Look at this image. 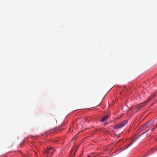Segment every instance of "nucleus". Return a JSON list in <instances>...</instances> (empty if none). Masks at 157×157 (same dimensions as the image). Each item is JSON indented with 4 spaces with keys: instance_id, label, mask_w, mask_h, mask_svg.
Returning <instances> with one entry per match:
<instances>
[{
    "instance_id": "1",
    "label": "nucleus",
    "mask_w": 157,
    "mask_h": 157,
    "mask_svg": "<svg viewBox=\"0 0 157 157\" xmlns=\"http://www.w3.org/2000/svg\"><path fill=\"white\" fill-rule=\"evenodd\" d=\"M127 123V121H125L123 122L120 123L119 125L117 124L114 127V128L115 130H117L118 129H119L121 128L123 126H124Z\"/></svg>"
},
{
    "instance_id": "2",
    "label": "nucleus",
    "mask_w": 157,
    "mask_h": 157,
    "mask_svg": "<svg viewBox=\"0 0 157 157\" xmlns=\"http://www.w3.org/2000/svg\"><path fill=\"white\" fill-rule=\"evenodd\" d=\"M147 128H148V129H147L145 132L142 133L141 135H140V136L142 134H143L146 133L148 130H149V129L151 127L152 125L153 124H154L153 123V121H152V120L151 119L150 120V121H147Z\"/></svg>"
},
{
    "instance_id": "3",
    "label": "nucleus",
    "mask_w": 157,
    "mask_h": 157,
    "mask_svg": "<svg viewBox=\"0 0 157 157\" xmlns=\"http://www.w3.org/2000/svg\"><path fill=\"white\" fill-rule=\"evenodd\" d=\"M150 99H151V98L150 97L148 98V100L147 101H145V102H144V103H141L140 105L136 107V112L137 111H139V110H140L141 109V108L142 107L146 105V104H145L144 105H143L144 104V103H145L148 100H150Z\"/></svg>"
},
{
    "instance_id": "4",
    "label": "nucleus",
    "mask_w": 157,
    "mask_h": 157,
    "mask_svg": "<svg viewBox=\"0 0 157 157\" xmlns=\"http://www.w3.org/2000/svg\"><path fill=\"white\" fill-rule=\"evenodd\" d=\"M52 151L53 150L52 147H50L49 148H47L45 151V154L46 155H48L49 153L51 152V155H52Z\"/></svg>"
},
{
    "instance_id": "5",
    "label": "nucleus",
    "mask_w": 157,
    "mask_h": 157,
    "mask_svg": "<svg viewBox=\"0 0 157 157\" xmlns=\"http://www.w3.org/2000/svg\"><path fill=\"white\" fill-rule=\"evenodd\" d=\"M108 118V115H106L105 116H104L102 119L100 120V122H105L107 120Z\"/></svg>"
},
{
    "instance_id": "6",
    "label": "nucleus",
    "mask_w": 157,
    "mask_h": 157,
    "mask_svg": "<svg viewBox=\"0 0 157 157\" xmlns=\"http://www.w3.org/2000/svg\"><path fill=\"white\" fill-rule=\"evenodd\" d=\"M153 121V123L154 124V126H156L157 125V118H152L151 119Z\"/></svg>"
},
{
    "instance_id": "7",
    "label": "nucleus",
    "mask_w": 157,
    "mask_h": 157,
    "mask_svg": "<svg viewBox=\"0 0 157 157\" xmlns=\"http://www.w3.org/2000/svg\"><path fill=\"white\" fill-rule=\"evenodd\" d=\"M147 123H146L144 125H143L142 127L140 128V129L141 130H143L145 128H147Z\"/></svg>"
},
{
    "instance_id": "8",
    "label": "nucleus",
    "mask_w": 157,
    "mask_h": 157,
    "mask_svg": "<svg viewBox=\"0 0 157 157\" xmlns=\"http://www.w3.org/2000/svg\"><path fill=\"white\" fill-rule=\"evenodd\" d=\"M134 141H133V140L132 139L131 141V144H128L124 148H123V150H125L128 148L134 142Z\"/></svg>"
},
{
    "instance_id": "9",
    "label": "nucleus",
    "mask_w": 157,
    "mask_h": 157,
    "mask_svg": "<svg viewBox=\"0 0 157 157\" xmlns=\"http://www.w3.org/2000/svg\"><path fill=\"white\" fill-rule=\"evenodd\" d=\"M85 119L86 122H88V123H89L90 121L91 120V119L90 117H86Z\"/></svg>"
},
{
    "instance_id": "10",
    "label": "nucleus",
    "mask_w": 157,
    "mask_h": 157,
    "mask_svg": "<svg viewBox=\"0 0 157 157\" xmlns=\"http://www.w3.org/2000/svg\"><path fill=\"white\" fill-rule=\"evenodd\" d=\"M65 124H63L62 125H60L57 128H56L55 129H58V130H62V129H61V127H63V126H64Z\"/></svg>"
},
{
    "instance_id": "11",
    "label": "nucleus",
    "mask_w": 157,
    "mask_h": 157,
    "mask_svg": "<svg viewBox=\"0 0 157 157\" xmlns=\"http://www.w3.org/2000/svg\"><path fill=\"white\" fill-rule=\"evenodd\" d=\"M84 124H85V122L84 121H82L80 123V124L82 126L84 125Z\"/></svg>"
},
{
    "instance_id": "12",
    "label": "nucleus",
    "mask_w": 157,
    "mask_h": 157,
    "mask_svg": "<svg viewBox=\"0 0 157 157\" xmlns=\"http://www.w3.org/2000/svg\"><path fill=\"white\" fill-rule=\"evenodd\" d=\"M157 127V125H156V126H155V127H153L151 130V132H153V130H154L156 128V127Z\"/></svg>"
},
{
    "instance_id": "13",
    "label": "nucleus",
    "mask_w": 157,
    "mask_h": 157,
    "mask_svg": "<svg viewBox=\"0 0 157 157\" xmlns=\"http://www.w3.org/2000/svg\"><path fill=\"white\" fill-rule=\"evenodd\" d=\"M126 89V87H124V88H123V90H124L125 89Z\"/></svg>"
},
{
    "instance_id": "14",
    "label": "nucleus",
    "mask_w": 157,
    "mask_h": 157,
    "mask_svg": "<svg viewBox=\"0 0 157 157\" xmlns=\"http://www.w3.org/2000/svg\"><path fill=\"white\" fill-rule=\"evenodd\" d=\"M132 107H131L130 109H132Z\"/></svg>"
},
{
    "instance_id": "15",
    "label": "nucleus",
    "mask_w": 157,
    "mask_h": 157,
    "mask_svg": "<svg viewBox=\"0 0 157 157\" xmlns=\"http://www.w3.org/2000/svg\"><path fill=\"white\" fill-rule=\"evenodd\" d=\"M155 151H157V148L155 150Z\"/></svg>"
}]
</instances>
